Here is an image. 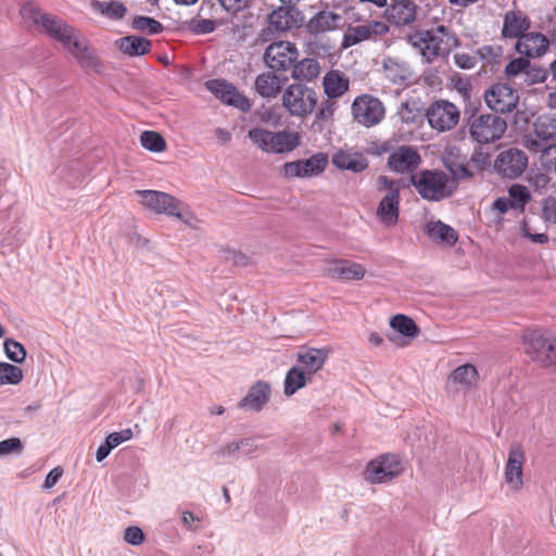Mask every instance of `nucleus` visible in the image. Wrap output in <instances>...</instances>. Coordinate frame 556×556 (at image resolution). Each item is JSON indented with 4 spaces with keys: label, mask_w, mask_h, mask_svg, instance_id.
I'll use <instances>...</instances> for the list:
<instances>
[{
    "label": "nucleus",
    "mask_w": 556,
    "mask_h": 556,
    "mask_svg": "<svg viewBox=\"0 0 556 556\" xmlns=\"http://www.w3.org/2000/svg\"><path fill=\"white\" fill-rule=\"evenodd\" d=\"M412 42L414 47L420 50L421 55L428 63L439 56L448 54L458 46L456 35L443 25L415 34Z\"/></svg>",
    "instance_id": "nucleus-1"
},
{
    "label": "nucleus",
    "mask_w": 556,
    "mask_h": 556,
    "mask_svg": "<svg viewBox=\"0 0 556 556\" xmlns=\"http://www.w3.org/2000/svg\"><path fill=\"white\" fill-rule=\"evenodd\" d=\"M409 180L424 200L432 202L450 197L454 189V182L448 175L438 169H422L410 175Z\"/></svg>",
    "instance_id": "nucleus-2"
},
{
    "label": "nucleus",
    "mask_w": 556,
    "mask_h": 556,
    "mask_svg": "<svg viewBox=\"0 0 556 556\" xmlns=\"http://www.w3.org/2000/svg\"><path fill=\"white\" fill-rule=\"evenodd\" d=\"M140 204L156 214H166L191 225L194 219L188 207L177 198L156 190H136Z\"/></svg>",
    "instance_id": "nucleus-3"
},
{
    "label": "nucleus",
    "mask_w": 556,
    "mask_h": 556,
    "mask_svg": "<svg viewBox=\"0 0 556 556\" xmlns=\"http://www.w3.org/2000/svg\"><path fill=\"white\" fill-rule=\"evenodd\" d=\"M525 353L535 363L549 367L556 364V337L548 331L530 329L522 334Z\"/></svg>",
    "instance_id": "nucleus-4"
},
{
    "label": "nucleus",
    "mask_w": 556,
    "mask_h": 556,
    "mask_svg": "<svg viewBox=\"0 0 556 556\" xmlns=\"http://www.w3.org/2000/svg\"><path fill=\"white\" fill-rule=\"evenodd\" d=\"M248 137L258 149L266 153H288L300 144L299 134L291 130L270 131L254 127L249 130Z\"/></svg>",
    "instance_id": "nucleus-5"
},
{
    "label": "nucleus",
    "mask_w": 556,
    "mask_h": 556,
    "mask_svg": "<svg viewBox=\"0 0 556 556\" xmlns=\"http://www.w3.org/2000/svg\"><path fill=\"white\" fill-rule=\"evenodd\" d=\"M318 102L317 92L303 83H292L282 92V108L293 117L311 115Z\"/></svg>",
    "instance_id": "nucleus-6"
},
{
    "label": "nucleus",
    "mask_w": 556,
    "mask_h": 556,
    "mask_svg": "<svg viewBox=\"0 0 556 556\" xmlns=\"http://www.w3.org/2000/svg\"><path fill=\"white\" fill-rule=\"evenodd\" d=\"M506 129V121L490 113L472 115L468 121L469 136L480 144H488L501 139Z\"/></svg>",
    "instance_id": "nucleus-7"
},
{
    "label": "nucleus",
    "mask_w": 556,
    "mask_h": 556,
    "mask_svg": "<svg viewBox=\"0 0 556 556\" xmlns=\"http://www.w3.org/2000/svg\"><path fill=\"white\" fill-rule=\"evenodd\" d=\"M353 119L366 127H375L380 124L386 116V108L382 101L371 94L357 96L351 105Z\"/></svg>",
    "instance_id": "nucleus-8"
},
{
    "label": "nucleus",
    "mask_w": 556,
    "mask_h": 556,
    "mask_svg": "<svg viewBox=\"0 0 556 556\" xmlns=\"http://www.w3.org/2000/svg\"><path fill=\"white\" fill-rule=\"evenodd\" d=\"M378 186L387 193L378 205L377 215L386 226H394L399 220L400 213V184L387 176H380Z\"/></svg>",
    "instance_id": "nucleus-9"
},
{
    "label": "nucleus",
    "mask_w": 556,
    "mask_h": 556,
    "mask_svg": "<svg viewBox=\"0 0 556 556\" xmlns=\"http://www.w3.org/2000/svg\"><path fill=\"white\" fill-rule=\"evenodd\" d=\"M264 62L274 72L292 71L299 58V50L291 41L279 40L271 42L264 52Z\"/></svg>",
    "instance_id": "nucleus-10"
},
{
    "label": "nucleus",
    "mask_w": 556,
    "mask_h": 556,
    "mask_svg": "<svg viewBox=\"0 0 556 556\" xmlns=\"http://www.w3.org/2000/svg\"><path fill=\"white\" fill-rule=\"evenodd\" d=\"M403 470L402 463L395 455H381L367 464L364 479L372 484L386 483L397 477Z\"/></svg>",
    "instance_id": "nucleus-11"
},
{
    "label": "nucleus",
    "mask_w": 556,
    "mask_h": 556,
    "mask_svg": "<svg viewBox=\"0 0 556 556\" xmlns=\"http://www.w3.org/2000/svg\"><path fill=\"white\" fill-rule=\"evenodd\" d=\"M427 119L430 126L438 131L454 128L459 121V110L446 100L433 102L427 110Z\"/></svg>",
    "instance_id": "nucleus-12"
},
{
    "label": "nucleus",
    "mask_w": 556,
    "mask_h": 556,
    "mask_svg": "<svg viewBox=\"0 0 556 556\" xmlns=\"http://www.w3.org/2000/svg\"><path fill=\"white\" fill-rule=\"evenodd\" d=\"M488 108L497 113H508L516 109L519 96L516 89L507 84H494L484 92Z\"/></svg>",
    "instance_id": "nucleus-13"
},
{
    "label": "nucleus",
    "mask_w": 556,
    "mask_h": 556,
    "mask_svg": "<svg viewBox=\"0 0 556 556\" xmlns=\"http://www.w3.org/2000/svg\"><path fill=\"white\" fill-rule=\"evenodd\" d=\"M525 463L526 453L521 444H511L504 468V479L508 488L514 492H519L523 488Z\"/></svg>",
    "instance_id": "nucleus-14"
},
{
    "label": "nucleus",
    "mask_w": 556,
    "mask_h": 556,
    "mask_svg": "<svg viewBox=\"0 0 556 556\" xmlns=\"http://www.w3.org/2000/svg\"><path fill=\"white\" fill-rule=\"evenodd\" d=\"M528 166V156L522 150L510 148L502 151L494 161V169L504 178L520 176Z\"/></svg>",
    "instance_id": "nucleus-15"
},
{
    "label": "nucleus",
    "mask_w": 556,
    "mask_h": 556,
    "mask_svg": "<svg viewBox=\"0 0 556 556\" xmlns=\"http://www.w3.org/2000/svg\"><path fill=\"white\" fill-rule=\"evenodd\" d=\"M70 37L63 47L75 58L77 63L85 70L100 71V62L90 49L88 41L75 29Z\"/></svg>",
    "instance_id": "nucleus-16"
},
{
    "label": "nucleus",
    "mask_w": 556,
    "mask_h": 556,
    "mask_svg": "<svg viewBox=\"0 0 556 556\" xmlns=\"http://www.w3.org/2000/svg\"><path fill=\"white\" fill-rule=\"evenodd\" d=\"M205 87L217 99L228 105H232L243 112L249 111L251 108L249 100L232 84L225 79H211L205 83Z\"/></svg>",
    "instance_id": "nucleus-17"
},
{
    "label": "nucleus",
    "mask_w": 556,
    "mask_h": 556,
    "mask_svg": "<svg viewBox=\"0 0 556 556\" xmlns=\"http://www.w3.org/2000/svg\"><path fill=\"white\" fill-rule=\"evenodd\" d=\"M421 163L417 150L409 146H402L392 152L388 159V166L399 174H415Z\"/></svg>",
    "instance_id": "nucleus-18"
},
{
    "label": "nucleus",
    "mask_w": 556,
    "mask_h": 556,
    "mask_svg": "<svg viewBox=\"0 0 556 556\" xmlns=\"http://www.w3.org/2000/svg\"><path fill=\"white\" fill-rule=\"evenodd\" d=\"M327 163V155L318 153L306 160L286 163L283 169L288 177H311L320 174Z\"/></svg>",
    "instance_id": "nucleus-19"
},
{
    "label": "nucleus",
    "mask_w": 556,
    "mask_h": 556,
    "mask_svg": "<svg viewBox=\"0 0 556 556\" xmlns=\"http://www.w3.org/2000/svg\"><path fill=\"white\" fill-rule=\"evenodd\" d=\"M331 161L337 168L352 173H361L368 167V160L364 153L349 147L336 151Z\"/></svg>",
    "instance_id": "nucleus-20"
},
{
    "label": "nucleus",
    "mask_w": 556,
    "mask_h": 556,
    "mask_svg": "<svg viewBox=\"0 0 556 556\" xmlns=\"http://www.w3.org/2000/svg\"><path fill=\"white\" fill-rule=\"evenodd\" d=\"M325 275L338 280H361L366 274V269L363 265L348 261V260H334L327 263L325 267Z\"/></svg>",
    "instance_id": "nucleus-21"
},
{
    "label": "nucleus",
    "mask_w": 556,
    "mask_h": 556,
    "mask_svg": "<svg viewBox=\"0 0 556 556\" xmlns=\"http://www.w3.org/2000/svg\"><path fill=\"white\" fill-rule=\"evenodd\" d=\"M549 47L548 39L541 33H527L518 38L515 43V50L527 59L541 58L546 53Z\"/></svg>",
    "instance_id": "nucleus-22"
},
{
    "label": "nucleus",
    "mask_w": 556,
    "mask_h": 556,
    "mask_svg": "<svg viewBox=\"0 0 556 556\" xmlns=\"http://www.w3.org/2000/svg\"><path fill=\"white\" fill-rule=\"evenodd\" d=\"M530 18L522 11H508L504 14L501 35L505 39H517L528 33Z\"/></svg>",
    "instance_id": "nucleus-23"
},
{
    "label": "nucleus",
    "mask_w": 556,
    "mask_h": 556,
    "mask_svg": "<svg viewBox=\"0 0 556 556\" xmlns=\"http://www.w3.org/2000/svg\"><path fill=\"white\" fill-rule=\"evenodd\" d=\"M416 15L417 5L413 0H391L386 10L387 20L396 26L412 24Z\"/></svg>",
    "instance_id": "nucleus-24"
},
{
    "label": "nucleus",
    "mask_w": 556,
    "mask_h": 556,
    "mask_svg": "<svg viewBox=\"0 0 556 556\" xmlns=\"http://www.w3.org/2000/svg\"><path fill=\"white\" fill-rule=\"evenodd\" d=\"M270 386L266 381L255 382L248 391L245 396L239 402V408L260 412L269 402Z\"/></svg>",
    "instance_id": "nucleus-25"
},
{
    "label": "nucleus",
    "mask_w": 556,
    "mask_h": 556,
    "mask_svg": "<svg viewBox=\"0 0 556 556\" xmlns=\"http://www.w3.org/2000/svg\"><path fill=\"white\" fill-rule=\"evenodd\" d=\"M343 22L341 14L330 10L317 12L306 24V29L312 35H319L337 29Z\"/></svg>",
    "instance_id": "nucleus-26"
},
{
    "label": "nucleus",
    "mask_w": 556,
    "mask_h": 556,
    "mask_svg": "<svg viewBox=\"0 0 556 556\" xmlns=\"http://www.w3.org/2000/svg\"><path fill=\"white\" fill-rule=\"evenodd\" d=\"M349 77L338 70L327 72L323 78L324 92L329 99L341 98L349 90Z\"/></svg>",
    "instance_id": "nucleus-27"
},
{
    "label": "nucleus",
    "mask_w": 556,
    "mask_h": 556,
    "mask_svg": "<svg viewBox=\"0 0 556 556\" xmlns=\"http://www.w3.org/2000/svg\"><path fill=\"white\" fill-rule=\"evenodd\" d=\"M382 67L386 78L395 85L405 84L413 74L408 63L399 58L387 56Z\"/></svg>",
    "instance_id": "nucleus-28"
},
{
    "label": "nucleus",
    "mask_w": 556,
    "mask_h": 556,
    "mask_svg": "<svg viewBox=\"0 0 556 556\" xmlns=\"http://www.w3.org/2000/svg\"><path fill=\"white\" fill-rule=\"evenodd\" d=\"M479 380V372L472 364H464L455 368L448 377V383L456 384L460 390L468 391L475 388Z\"/></svg>",
    "instance_id": "nucleus-29"
},
{
    "label": "nucleus",
    "mask_w": 556,
    "mask_h": 556,
    "mask_svg": "<svg viewBox=\"0 0 556 556\" xmlns=\"http://www.w3.org/2000/svg\"><path fill=\"white\" fill-rule=\"evenodd\" d=\"M321 66L316 59L304 58L301 61H295L291 71V77L296 83H311L314 81L320 75Z\"/></svg>",
    "instance_id": "nucleus-30"
},
{
    "label": "nucleus",
    "mask_w": 556,
    "mask_h": 556,
    "mask_svg": "<svg viewBox=\"0 0 556 556\" xmlns=\"http://www.w3.org/2000/svg\"><path fill=\"white\" fill-rule=\"evenodd\" d=\"M254 87L256 92L267 99L276 98L281 89L282 81L280 78L273 72H265L260 74L254 83Z\"/></svg>",
    "instance_id": "nucleus-31"
},
{
    "label": "nucleus",
    "mask_w": 556,
    "mask_h": 556,
    "mask_svg": "<svg viewBox=\"0 0 556 556\" xmlns=\"http://www.w3.org/2000/svg\"><path fill=\"white\" fill-rule=\"evenodd\" d=\"M327 359V352L321 349H306L298 353V362L308 376L320 370Z\"/></svg>",
    "instance_id": "nucleus-32"
},
{
    "label": "nucleus",
    "mask_w": 556,
    "mask_h": 556,
    "mask_svg": "<svg viewBox=\"0 0 556 556\" xmlns=\"http://www.w3.org/2000/svg\"><path fill=\"white\" fill-rule=\"evenodd\" d=\"M40 28L51 38L58 40L62 45L65 40L70 39V35L73 33L74 28L68 26L62 20L47 14L43 17V21L40 25Z\"/></svg>",
    "instance_id": "nucleus-33"
},
{
    "label": "nucleus",
    "mask_w": 556,
    "mask_h": 556,
    "mask_svg": "<svg viewBox=\"0 0 556 556\" xmlns=\"http://www.w3.org/2000/svg\"><path fill=\"white\" fill-rule=\"evenodd\" d=\"M425 229L430 238L447 245H454L458 240L457 232L441 220L427 223Z\"/></svg>",
    "instance_id": "nucleus-34"
},
{
    "label": "nucleus",
    "mask_w": 556,
    "mask_h": 556,
    "mask_svg": "<svg viewBox=\"0 0 556 556\" xmlns=\"http://www.w3.org/2000/svg\"><path fill=\"white\" fill-rule=\"evenodd\" d=\"M119 50L129 56H139L148 53L151 41L139 36H126L117 41Z\"/></svg>",
    "instance_id": "nucleus-35"
},
{
    "label": "nucleus",
    "mask_w": 556,
    "mask_h": 556,
    "mask_svg": "<svg viewBox=\"0 0 556 556\" xmlns=\"http://www.w3.org/2000/svg\"><path fill=\"white\" fill-rule=\"evenodd\" d=\"M312 377L298 366L291 367L286 375L283 382V392L287 396L293 395L296 391L304 388Z\"/></svg>",
    "instance_id": "nucleus-36"
},
{
    "label": "nucleus",
    "mask_w": 556,
    "mask_h": 556,
    "mask_svg": "<svg viewBox=\"0 0 556 556\" xmlns=\"http://www.w3.org/2000/svg\"><path fill=\"white\" fill-rule=\"evenodd\" d=\"M92 9L100 13L101 15L105 16L106 18L113 20V21H119L125 17L127 13V8L124 3L119 1H100L96 0L92 3Z\"/></svg>",
    "instance_id": "nucleus-37"
},
{
    "label": "nucleus",
    "mask_w": 556,
    "mask_h": 556,
    "mask_svg": "<svg viewBox=\"0 0 556 556\" xmlns=\"http://www.w3.org/2000/svg\"><path fill=\"white\" fill-rule=\"evenodd\" d=\"M529 65V59L523 56L515 58L507 63L504 74L508 80L519 85V81H522Z\"/></svg>",
    "instance_id": "nucleus-38"
},
{
    "label": "nucleus",
    "mask_w": 556,
    "mask_h": 556,
    "mask_svg": "<svg viewBox=\"0 0 556 556\" xmlns=\"http://www.w3.org/2000/svg\"><path fill=\"white\" fill-rule=\"evenodd\" d=\"M533 132L547 142L556 135V119L547 115L539 116L533 124Z\"/></svg>",
    "instance_id": "nucleus-39"
},
{
    "label": "nucleus",
    "mask_w": 556,
    "mask_h": 556,
    "mask_svg": "<svg viewBox=\"0 0 556 556\" xmlns=\"http://www.w3.org/2000/svg\"><path fill=\"white\" fill-rule=\"evenodd\" d=\"M289 7H280L274 10L269 16L268 22L271 26H274L277 30H288L292 27L293 17L290 13Z\"/></svg>",
    "instance_id": "nucleus-40"
},
{
    "label": "nucleus",
    "mask_w": 556,
    "mask_h": 556,
    "mask_svg": "<svg viewBox=\"0 0 556 556\" xmlns=\"http://www.w3.org/2000/svg\"><path fill=\"white\" fill-rule=\"evenodd\" d=\"M390 326L393 330L407 338H415L418 334V327L415 321L405 315H396L392 317Z\"/></svg>",
    "instance_id": "nucleus-41"
},
{
    "label": "nucleus",
    "mask_w": 556,
    "mask_h": 556,
    "mask_svg": "<svg viewBox=\"0 0 556 556\" xmlns=\"http://www.w3.org/2000/svg\"><path fill=\"white\" fill-rule=\"evenodd\" d=\"M23 370L16 365L0 362V386H16L23 380Z\"/></svg>",
    "instance_id": "nucleus-42"
},
{
    "label": "nucleus",
    "mask_w": 556,
    "mask_h": 556,
    "mask_svg": "<svg viewBox=\"0 0 556 556\" xmlns=\"http://www.w3.org/2000/svg\"><path fill=\"white\" fill-rule=\"evenodd\" d=\"M508 198L510 199L514 210L525 211V206L530 202L531 194L526 186L513 185L508 189Z\"/></svg>",
    "instance_id": "nucleus-43"
},
{
    "label": "nucleus",
    "mask_w": 556,
    "mask_h": 556,
    "mask_svg": "<svg viewBox=\"0 0 556 556\" xmlns=\"http://www.w3.org/2000/svg\"><path fill=\"white\" fill-rule=\"evenodd\" d=\"M369 38V29L367 28L366 24L350 26L344 33L342 47L349 48Z\"/></svg>",
    "instance_id": "nucleus-44"
},
{
    "label": "nucleus",
    "mask_w": 556,
    "mask_h": 556,
    "mask_svg": "<svg viewBox=\"0 0 556 556\" xmlns=\"http://www.w3.org/2000/svg\"><path fill=\"white\" fill-rule=\"evenodd\" d=\"M142 147L151 152H162L166 149L164 138L155 131H143L140 136Z\"/></svg>",
    "instance_id": "nucleus-45"
},
{
    "label": "nucleus",
    "mask_w": 556,
    "mask_h": 556,
    "mask_svg": "<svg viewBox=\"0 0 556 556\" xmlns=\"http://www.w3.org/2000/svg\"><path fill=\"white\" fill-rule=\"evenodd\" d=\"M5 356L16 363L22 364L26 359V350L20 342L13 339H5L3 342Z\"/></svg>",
    "instance_id": "nucleus-46"
},
{
    "label": "nucleus",
    "mask_w": 556,
    "mask_h": 556,
    "mask_svg": "<svg viewBox=\"0 0 556 556\" xmlns=\"http://www.w3.org/2000/svg\"><path fill=\"white\" fill-rule=\"evenodd\" d=\"M131 26L137 30L146 31L150 35L160 34L164 28L159 21L148 16H136L132 20Z\"/></svg>",
    "instance_id": "nucleus-47"
},
{
    "label": "nucleus",
    "mask_w": 556,
    "mask_h": 556,
    "mask_svg": "<svg viewBox=\"0 0 556 556\" xmlns=\"http://www.w3.org/2000/svg\"><path fill=\"white\" fill-rule=\"evenodd\" d=\"M548 71L536 65H529L520 86L530 87L536 84L544 83L547 79Z\"/></svg>",
    "instance_id": "nucleus-48"
},
{
    "label": "nucleus",
    "mask_w": 556,
    "mask_h": 556,
    "mask_svg": "<svg viewBox=\"0 0 556 556\" xmlns=\"http://www.w3.org/2000/svg\"><path fill=\"white\" fill-rule=\"evenodd\" d=\"M21 15L25 22L40 27L47 14L42 13L35 4L29 2L21 8Z\"/></svg>",
    "instance_id": "nucleus-49"
},
{
    "label": "nucleus",
    "mask_w": 556,
    "mask_h": 556,
    "mask_svg": "<svg viewBox=\"0 0 556 556\" xmlns=\"http://www.w3.org/2000/svg\"><path fill=\"white\" fill-rule=\"evenodd\" d=\"M478 53L484 64L493 65L498 63L503 49L500 46H483L478 50Z\"/></svg>",
    "instance_id": "nucleus-50"
},
{
    "label": "nucleus",
    "mask_w": 556,
    "mask_h": 556,
    "mask_svg": "<svg viewBox=\"0 0 556 556\" xmlns=\"http://www.w3.org/2000/svg\"><path fill=\"white\" fill-rule=\"evenodd\" d=\"M509 210H514V205L508 197L497 198L491 205V212L496 214V222L503 220V215Z\"/></svg>",
    "instance_id": "nucleus-51"
},
{
    "label": "nucleus",
    "mask_w": 556,
    "mask_h": 556,
    "mask_svg": "<svg viewBox=\"0 0 556 556\" xmlns=\"http://www.w3.org/2000/svg\"><path fill=\"white\" fill-rule=\"evenodd\" d=\"M540 162L543 168L556 173V144H548L541 154Z\"/></svg>",
    "instance_id": "nucleus-52"
},
{
    "label": "nucleus",
    "mask_w": 556,
    "mask_h": 556,
    "mask_svg": "<svg viewBox=\"0 0 556 556\" xmlns=\"http://www.w3.org/2000/svg\"><path fill=\"white\" fill-rule=\"evenodd\" d=\"M23 451V443L18 438H11L0 442V457L10 454H21Z\"/></svg>",
    "instance_id": "nucleus-53"
},
{
    "label": "nucleus",
    "mask_w": 556,
    "mask_h": 556,
    "mask_svg": "<svg viewBox=\"0 0 556 556\" xmlns=\"http://www.w3.org/2000/svg\"><path fill=\"white\" fill-rule=\"evenodd\" d=\"M528 181L535 190L541 191L547 189L551 184V177L541 170H532L529 174Z\"/></svg>",
    "instance_id": "nucleus-54"
},
{
    "label": "nucleus",
    "mask_w": 556,
    "mask_h": 556,
    "mask_svg": "<svg viewBox=\"0 0 556 556\" xmlns=\"http://www.w3.org/2000/svg\"><path fill=\"white\" fill-rule=\"evenodd\" d=\"M522 144L529 151L534 153L541 152V154L543 153L544 149L548 147L547 142L541 138L535 137L534 132L523 136Z\"/></svg>",
    "instance_id": "nucleus-55"
},
{
    "label": "nucleus",
    "mask_w": 556,
    "mask_h": 556,
    "mask_svg": "<svg viewBox=\"0 0 556 556\" xmlns=\"http://www.w3.org/2000/svg\"><path fill=\"white\" fill-rule=\"evenodd\" d=\"M250 0H217L223 10L230 15H237L248 8Z\"/></svg>",
    "instance_id": "nucleus-56"
},
{
    "label": "nucleus",
    "mask_w": 556,
    "mask_h": 556,
    "mask_svg": "<svg viewBox=\"0 0 556 556\" xmlns=\"http://www.w3.org/2000/svg\"><path fill=\"white\" fill-rule=\"evenodd\" d=\"M131 437L132 431L130 429H125L118 432L110 433L105 439V443L113 450L121 445L122 443L130 440Z\"/></svg>",
    "instance_id": "nucleus-57"
},
{
    "label": "nucleus",
    "mask_w": 556,
    "mask_h": 556,
    "mask_svg": "<svg viewBox=\"0 0 556 556\" xmlns=\"http://www.w3.org/2000/svg\"><path fill=\"white\" fill-rule=\"evenodd\" d=\"M124 540L131 545H139L144 540L143 531L139 527H128L125 530Z\"/></svg>",
    "instance_id": "nucleus-58"
},
{
    "label": "nucleus",
    "mask_w": 556,
    "mask_h": 556,
    "mask_svg": "<svg viewBox=\"0 0 556 556\" xmlns=\"http://www.w3.org/2000/svg\"><path fill=\"white\" fill-rule=\"evenodd\" d=\"M391 150V143L389 141H372L365 149L367 154L371 155H382L388 153Z\"/></svg>",
    "instance_id": "nucleus-59"
},
{
    "label": "nucleus",
    "mask_w": 556,
    "mask_h": 556,
    "mask_svg": "<svg viewBox=\"0 0 556 556\" xmlns=\"http://www.w3.org/2000/svg\"><path fill=\"white\" fill-rule=\"evenodd\" d=\"M543 216L546 222L556 224V199L548 198L544 201Z\"/></svg>",
    "instance_id": "nucleus-60"
},
{
    "label": "nucleus",
    "mask_w": 556,
    "mask_h": 556,
    "mask_svg": "<svg viewBox=\"0 0 556 556\" xmlns=\"http://www.w3.org/2000/svg\"><path fill=\"white\" fill-rule=\"evenodd\" d=\"M191 29L195 34H210L215 30V22L211 20H199L192 23Z\"/></svg>",
    "instance_id": "nucleus-61"
},
{
    "label": "nucleus",
    "mask_w": 556,
    "mask_h": 556,
    "mask_svg": "<svg viewBox=\"0 0 556 556\" xmlns=\"http://www.w3.org/2000/svg\"><path fill=\"white\" fill-rule=\"evenodd\" d=\"M454 60L456 65L460 68L470 70L476 65L475 58L465 52L456 53Z\"/></svg>",
    "instance_id": "nucleus-62"
},
{
    "label": "nucleus",
    "mask_w": 556,
    "mask_h": 556,
    "mask_svg": "<svg viewBox=\"0 0 556 556\" xmlns=\"http://www.w3.org/2000/svg\"><path fill=\"white\" fill-rule=\"evenodd\" d=\"M520 232L523 237L529 238L534 243H546L548 241V237L545 233H531L526 222L522 223L520 227Z\"/></svg>",
    "instance_id": "nucleus-63"
},
{
    "label": "nucleus",
    "mask_w": 556,
    "mask_h": 556,
    "mask_svg": "<svg viewBox=\"0 0 556 556\" xmlns=\"http://www.w3.org/2000/svg\"><path fill=\"white\" fill-rule=\"evenodd\" d=\"M63 475V469L61 467H55L52 470L49 471V473L46 476L43 488L51 489L54 486L60 478Z\"/></svg>",
    "instance_id": "nucleus-64"
}]
</instances>
